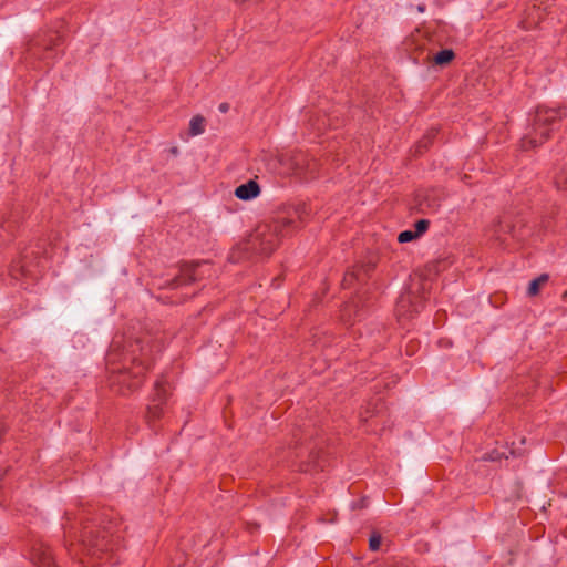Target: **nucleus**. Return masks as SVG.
<instances>
[{
    "instance_id": "f257e3e1",
    "label": "nucleus",
    "mask_w": 567,
    "mask_h": 567,
    "mask_svg": "<svg viewBox=\"0 0 567 567\" xmlns=\"http://www.w3.org/2000/svg\"><path fill=\"white\" fill-rule=\"evenodd\" d=\"M120 355L121 367H111L109 385L120 395L126 396L138 390L152 363V350L142 339L125 341Z\"/></svg>"
},
{
    "instance_id": "2eb2a0df",
    "label": "nucleus",
    "mask_w": 567,
    "mask_h": 567,
    "mask_svg": "<svg viewBox=\"0 0 567 567\" xmlns=\"http://www.w3.org/2000/svg\"><path fill=\"white\" fill-rule=\"evenodd\" d=\"M385 411V403L382 401L381 398H378L373 401H370L367 404L365 411L360 414L361 420L363 422H368L369 419H373L374 416H378L380 413Z\"/></svg>"
},
{
    "instance_id": "e433bc0d",
    "label": "nucleus",
    "mask_w": 567,
    "mask_h": 567,
    "mask_svg": "<svg viewBox=\"0 0 567 567\" xmlns=\"http://www.w3.org/2000/svg\"><path fill=\"white\" fill-rule=\"evenodd\" d=\"M564 298H565V299L567 298V291L565 292Z\"/></svg>"
},
{
    "instance_id": "4468645a",
    "label": "nucleus",
    "mask_w": 567,
    "mask_h": 567,
    "mask_svg": "<svg viewBox=\"0 0 567 567\" xmlns=\"http://www.w3.org/2000/svg\"><path fill=\"white\" fill-rule=\"evenodd\" d=\"M439 131L437 128H430L426 133L416 142L413 150L414 156H420L424 154L433 144Z\"/></svg>"
},
{
    "instance_id": "f3484780",
    "label": "nucleus",
    "mask_w": 567,
    "mask_h": 567,
    "mask_svg": "<svg viewBox=\"0 0 567 567\" xmlns=\"http://www.w3.org/2000/svg\"><path fill=\"white\" fill-rule=\"evenodd\" d=\"M455 59V53L452 49H444L434 54L432 62L437 66H446Z\"/></svg>"
},
{
    "instance_id": "72a5a7b5",
    "label": "nucleus",
    "mask_w": 567,
    "mask_h": 567,
    "mask_svg": "<svg viewBox=\"0 0 567 567\" xmlns=\"http://www.w3.org/2000/svg\"><path fill=\"white\" fill-rule=\"evenodd\" d=\"M171 152L174 154V155H177L178 153V148L175 146L171 150Z\"/></svg>"
},
{
    "instance_id": "7c9ffc66",
    "label": "nucleus",
    "mask_w": 567,
    "mask_h": 567,
    "mask_svg": "<svg viewBox=\"0 0 567 567\" xmlns=\"http://www.w3.org/2000/svg\"><path fill=\"white\" fill-rule=\"evenodd\" d=\"M367 506V499L365 498H362L360 499V502L358 503V505H353L352 507L353 508H357V507H360V508H363Z\"/></svg>"
},
{
    "instance_id": "412c9836",
    "label": "nucleus",
    "mask_w": 567,
    "mask_h": 567,
    "mask_svg": "<svg viewBox=\"0 0 567 567\" xmlns=\"http://www.w3.org/2000/svg\"><path fill=\"white\" fill-rule=\"evenodd\" d=\"M354 268L355 270H359L361 280L365 281L370 277V274L375 269V262L369 260L361 265H355Z\"/></svg>"
},
{
    "instance_id": "4be33fe9",
    "label": "nucleus",
    "mask_w": 567,
    "mask_h": 567,
    "mask_svg": "<svg viewBox=\"0 0 567 567\" xmlns=\"http://www.w3.org/2000/svg\"><path fill=\"white\" fill-rule=\"evenodd\" d=\"M352 312H353V320L360 318L359 310H357L355 302L354 301L347 302L341 310L342 319L349 321L352 317Z\"/></svg>"
},
{
    "instance_id": "393cba45",
    "label": "nucleus",
    "mask_w": 567,
    "mask_h": 567,
    "mask_svg": "<svg viewBox=\"0 0 567 567\" xmlns=\"http://www.w3.org/2000/svg\"><path fill=\"white\" fill-rule=\"evenodd\" d=\"M382 542V537L379 533L373 532L369 538V548L372 551H375L380 548Z\"/></svg>"
},
{
    "instance_id": "c85d7f7f",
    "label": "nucleus",
    "mask_w": 567,
    "mask_h": 567,
    "mask_svg": "<svg viewBox=\"0 0 567 567\" xmlns=\"http://www.w3.org/2000/svg\"><path fill=\"white\" fill-rule=\"evenodd\" d=\"M385 567H411L408 563L404 560H398L393 559L392 561L386 563Z\"/></svg>"
},
{
    "instance_id": "20e7f679",
    "label": "nucleus",
    "mask_w": 567,
    "mask_h": 567,
    "mask_svg": "<svg viewBox=\"0 0 567 567\" xmlns=\"http://www.w3.org/2000/svg\"><path fill=\"white\" fill-rule=\"evenodd\" d=\"M79 542L90 555H97L117 549L120 538L105 527L85 524L82 526Z\"/></svg>"
},
{
    "instance_id": "a211bd4d",
    "label": "nucleus",
    "mask_w": 567,
    "mask_h": 567,
    "mask_svg": "<svg viewBox=\"0 0 567 567\" xmlns=\"http://www.w3.org/2000/svg\"><path fill=\"white\" fill-rule=\"evenodd\" d=\"M549 280V276L547 274H542L537 278L533 279L529 282L527 293L530 297L537 296L539 293L540 287L547 284Z\"/></svg>"
},
{
    "instance_id": "9d476101",
    "label": "nucleus",
    "mask_w": 567,
    "mask_h": 567,
    "mask_svg": "<svg viewBox=\"0 0 567 567\" xmlns=\"http://www.w3.org/2000/svg\"><path fill=\"white\" fill-rule=\"evenodd\" d=\"M199 266V262H190V264H183L181 266L179 275L175 276L173 279L166 281L165 286L166 288L176 289L183 285H189L197 280V277L195 275L197 267Z\"/></svg>"
},
{
    "instance_id": "9b49d317",
    "label": "nucleus",
    "mask_w": 567,
    "mask_h": 567,
    "mask_svg": "<svg viewBox=\"0 0 567 567\" xmlns=\"http://www.w3.org/2000/svg\"><path fill=\"white\" fill-rule=\"evenodd\" d=\"M37 267L38 262L33 265V260L29 258V254L25 250L24 252H22L21 258L12 264L11 275L14 278H17L18 276L37 278L39 274Z\"/></svg>"
},
{
    "instance_id": "aec40b11",
    "label": "nucleus",
    "mask_w": 567,
    "mask_h": 567,
    "mask_svg": "<svg viewBox=\"0 0 567 567\" xmlns=\"http://www.w3.org/2000/svg\"><path fill=\"white\" fill-rule=\"evenodd\" d=\"M205 117L202 115H195L189 122V134L192 136L199 135L205 131Z\"/></svg>"
},
{
    "instance_id": "c9c22d12",
    "label": "nucleus",
    "mask_w": 567,
    "mask_h": 567,
    "mask_svg": "<svg viewBox=\"0 0 567 567\" xmlns=\"http://www.w3.org/2000/svg\"><path fill=\"white\" fill-rule=\"evenodd\" d=\"M230 259H235V252L230 255Z\"/></svg>"
},
{
    "instance_id": "423d86ee",
    "label": "nucleus",
    "mask_w": 567,
    "mask_h": 567,
    "mask_svg": "<svg viewBox=\"0 0 567 567\" xmlns=\"http://www.w3.org/2000/svg\"><path fill=\"white\" fill-rule=\"evenodd\" d=\"M62 37L58 32L38 34L29 42L28 51L39 59L49 60L53 58V50L60 45Z\"/></svg>"
},
{
    "instance_id": "a878e982",
    "label": "nucleus",
    "mask_w": 567,
    "mask_h": 567,
    "mask_svg": "<svg viewBox=\"0 0 567 567\" xmlns=\"http://www.w3.org/2000/svg\"><path fill=\"white\" fill-rule=\"evenodd\" d=\"M430 227V221L427 219H420L414 224L415 235L417 237L422 236Z\"/></svg>"
},
{
    "instance_id": "cd10ccee",
    "label": "nucleus",
    "mask_w": 567,
    "mask_h": 567,
    "mask_svg": "<svg viewBox=\"0 0 567 567\" xmlns=\"http://www.w3.org/2000/svg\"><path fill=\"white\" fill-rule=\"evenodd\" d=\"M419 238L413 230L401 231L398 236V241L401 244L410 243Z\"/></svg>"
},
{
    "instance_id": "0eeeda50",
    "label": "nucleus",
    "mask_w": 567,
    "mask_h": 567,
    "mask_svg": "<svg viewBox=\"0 0 567 567\" xmlns=\"http://www.w3.org/2000/svg\"><path fill=\"white\" fill-rule=\"evenodd\" d=\"M447 194L442 187H432L419 190L415 194L414 202L417 212L422 214L437 212L442 203L446 199Z\"/></svg>"
},
{
    "instance_id": "1a4fd4ad",
    "label": "nucleus",
    "mask_w": 567,
    "mask_h": 567,
    "mask_svg": "<svg viewBox=\"0 0 567 567\" xmlns=\"http://www.w3.org/2000/svg\"><path fill=\"white\" fill-rule=\"evenodd\" d=\"M31 560L35 567H58L52 549L43 542H35L31 548Z\"/></svg>"
},
{
    "instance_id": "f8f14e48",
    "label": "nucleus",
    "mask_w": 567,
    "mask_h": 567,
    "mask_svg": "<svg viewBox=\"0 0 567 567\" xmlns=\"http://www.w3.org/2000/svg\"><path fill=\"white\" fill-rule=\"evenodd\" d=\"M235 196L240 200H251L259 196L260 186L255 179H249L235 188Z\"/></svg>"
},
{
    "instance_id": "473e14b6",
    "label": "nucleus",
    "mask_w": 567,
    "mask_h": 567,
    "mask_svg": "<svg viewBox=\"0 0 567 567\" xmlns=\"http://www.w3.org/2000/svg\"><path fill=\"white\" fill-rule=\"evenodd\" d=\"M484 460L495 461L496 457L493 454H489L488 457H484Z\"/></svg>"
},
{
    "instance_id": "f03ea898",
    "label": "nucleus",
    "mask_w": 567,
    "mask_h": 567,
    "mask_svg": "<svg viewBox=\"0 0 567 567\" xmlns=\"http://www.w3.org/2000/svg\"><path fill=\"white\" fill-rule=\"evenodd\" d=\"M301 226L298 210L278 214L269 220L259 223L247 239L239 244L238 250L246 254V258L255 256H270L279 246L281 239L291 235Z\"/></svg>"
},
{
    "instance_id": "6e6552de",
    "label": "nucleus",
    "mask_w": 567,
    "mask_h": 567,
    "mask_svg": "<svg viewBox=\"0 0 567 567\" xmlns=\"http://www.w3.org/2000/svg\"><path fill=\"white\" fill-rule=\"evenodd\" d=\"M423 299L424 298L416 297L410 290L401 293L395 306V312L399 319H409L417 313L422 307Z\"/></svg>"
},
{
    "instance_id": "b1692460",
    "label": "nucleus",
    "mask_w": 567,
    "mask_h": 567,
    "mask_svg": "<svg viewBox=\"0 0 567 567\" xmlns=\"http://www.w3.org/2000/svg\"><path fill=\"white\" fill-rule=\"evenodd\" d=\"M354 281H362V280L360 278L359 270H355V268L353 267L351 270H348L344 274V277L342 280V286H343V288H350Z\"/></svg>"
},
{
    "instance_id": "7ed1b4c3",
    "label": "nucleus",
    "mask_w": 567,
    "mask_h": 567,
    "mask_svg": "<svg viewBox=\"0 0 567 567\" xmlns=\"http://www.w3.org/2000/svg\"><path fill=\"white\" fill-rule=\"evenodd\" d=\"M565 117H567L566 106H537L530 127L520 140V148L530 151L543 145L550 138L551 132Z\"/></svg>"
},
{
    "instance_id": "c756f323",
    "label": "nucleus",
    "mask_w": 567,
    "mask_h": 567,
    "mask_svg": "<svg viewBox=\"0 0 567 567\" xmlns=\"http://www.w3.org/2000/svg\"><path fill=\"white\" fill-rule=\"evenodd\" d=\"M228 110H229V104H228V103H221V104L219 105V111H220L221 113H226V112H228Z\"/></svg>"
},
{
    "instance_id": "dca6fc26",
    "label": "nucleus",
    "mask_w": 567,
    "mask_h": 567,
    "mask_svg": "<svg viewBox=\"0 0 567 567\" xmlns=\"http://www.w3.org/2000/svg\"><path fill=\"white\" fill-rule=\"evenodd\" d=\"M164 406L158 403H148L145 412V422L150 427H153L155 422L158 421L164 413Z\"/></svg>"
},
{
    "instance_id": "39448f33",
    "label": "nucleus",
    "mask_w": 567,
    "mask_h": 567,
    "mask_svg": "<svg viewBox=\"0 0 567 567\" xmlns=\"http://www.w3.org/2000/svg\"><path fill=\"white\" fill-rule=\"evenodd\" d=\"M287 166L292 175L311 181L319 176L320 163L305 152H295L287 159Z\"/></svg>"
},
{
    "instance_id": "6ab92c4d",
    "label": "nucleus",
    "mask_w": 567,
    "mask_h": 567,
    "mask_svg": "<svg viewBox=\"0 0 567 567\" xmlns=\"http://www.w3.org/2000/svg\"><path fill=\"white\" fill-rule=\"evenodd\" d=\"M554 185L559 190H567V163L554 174Z\"/></svg>"
},
{
    "instance_id": "f704fd0d",
    "label": "nucleus",
    "mask_w": 567,
    "mask_h": 567,
    "mask_svg": "<svg viewBox=\"0 0 567 567\" xmlns=\"http://www.w3.org/2000/svg\"><path fill=\"white\" fill-rule=\"evenodd\" d=\"M65 515H66V520H71V518H70V514H69V513H66Z\"/></svg>"
},
{
    "instance_id": "2f4dec72",
    "label": "nucleus",
    "mask_w": 567,
    "mask_h": 567,
    "mask_svg": "<svg viewBox=\"0 0 567 567\" xmlns=\"http://www.w3.org/2000/svg\"><path fill=\"white\" fill-rule=\"evenodd\" d=\"M414 348H415V344H412L411 347L408 346L406 347V353L411 355L413 353V351H414Z\"/></svg>"
},
{
    "instance_id": "ddd939ff",
    "label": "nucleus",
    "mask_w": 567,
    "mask_h": 567,
    "mask_svg": "<svg viewBox=\"0 0 567 567\" xmlns=\"http://www.w3.org/2000/svg\"><path fill=\"white\" fill-rule=\"evenodd\" d=\"M167 385L168 382L163 375L156 380L150 403H158L164 406L168 399Z\"/></svg>"
},
{
    "instance_id": "5701e85b",
    "label": "nucleus",
    "mask_w": 567,
    "mask_h": 567,
    "mask_svg": "<svg viewBox=\"0 0 567 567\" xmlns=\"http://www.w3.org/2000/svg\"><path fill=\"white\" fill-rule=\"evenodd\" d=\"M78 538L76 530L73 525H64V546L68 551H71L73 539Z\"/></svg>"
},
{
    "instance_id": "bb28decb",
    "label": "nucleus",
    "mask_w": 567,
    "mask_h": 567,
    "mask_svg": "<svg viewBox=\"0 0 567 567\" xmlns=\"http://www.w3.org/2000/svg\"><path fill=\"white\" fill-rule=\"evenodd\" d=\"M118 347H120V342L116 340H113V342L111 344V350L106 357L107 365H113L115 363L116 357H117L116 350L118 349Z\"/></svg>"
}]
</instances>
